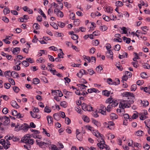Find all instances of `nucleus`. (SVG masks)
<instances>
[{"label":"nucleus","instance_id":"1","mask_svg":"<svg viewBox=\"0 0 150 150\" xmlns=\"http://www.w3.org/2000/svg\"><path fill=\"white\" fill-rule=\"evenodd\" d=\"M122 96L124 98L120 103V108L130 107V104L134 103L133 100L134 98V95L130 92H125L122 94Z\"/></svg>","mask_w":150,"mask_h":150},{"label":"nucleus","instance_id":"11","mask_svg":"<svg viewBox=\"0 0 150 150\" xmlns=\"http://www.w3.org/2000/svg\"><path fill=\"white\" fill-rule=\"evenodd\" d=\"M141 103L143 105V106L144 107H147L149 105V102L146 100H141Z\"/></svg>","mask_w":150,"mask_h":150},{"label":"nucleus","instance_id":"41","mask_svg":"<svg viewBox=\"0 0 150 150\" xmlns=\"http://www.w3.org/2000/svg\"><path fill=\"white\" fill-rule=\"evenodd\" d=\"M8 109L6 108H4L2 111V112L3 114H6L8 113Z\"/></svg>","mask_w":150,"mask_h":150},{"label":"nucleus","instance_id":"57","mask_svg":"<svg viewBox=\"0 0 150 150\" xmlns=\"http://www.w3.org/2000/svg\"><path fill=\"white\" fill-rule=\"evenodd\" d=\"M2 18V20L5 23H8L9 22V19L6 17H3Z\"/></svg>","mask_w":150,"mask_h":150},{"label":"nucleus","instance_id":"30","mask_svg":"<svg viewBox=\"0 0 150 150\" xmlns=\"http://www.w3.org/2000/svg\"><path fill=\"white\" fill-rule=\"evenodd\" d=\"M60 105L64 108H66L67 106L66 102L65 101H63L61 102L60 103Z\"/></svg>","mask_w":150,"mask_h":150},{"label":"nucleus","instance_id":"42","mask_svg":"<svg viewBox=\"0 0 150 150\" xmlns=\"http://www.w3.org/2000/svg\"><path fill=\"white\" fill-rule=\"evenodd\" d=\"M74 23L76 25L78 26L80 23V20L79 19L75 20Z\"/></svg>","mask_w":150,"mask_h":150},{"label":"nucleus","instance_id":"31","mask_svg":"<svg viewBox=\"0 0 150 150\" xmlns=\"http://www.w3.org/2000/svg\"><path fill=\"white\" fill-rule=\"evenodd\" d=\"M112 98H108L105 101V103H111L113 102Z\"/></svg>","mask_w":150,"mask_h":150},{"label":"nucleus","instance_id":"50","mask_svg":"<svg viewBox=\"0 0 150 150\" xmlns=\"http://www.w3.org/2000/svg\"><path fill=\"white\" fill-rule=\"evenodd\" d=\"M115 51H119L120 49V47L119 45L117 44L115 45Z\"/></svg>","mask_w":150,"mask_h":150},{"label":"nucleus","instance_id":"32","mask_svg":"<svg viewBox=\"0 0 150 150\" xmlns=\"http://www.w3.org/2000/svg\"><path fill=\"white\" fill-rule=\"evenodd\" d=\"M121 30L123 31L121 33L122 34L124 33L125 34H126L127 33V31L126 27H123L121 28Z\"/></svg>","mask_w":150,"mask_h":150},{"label":"nucleus","instance_id":"51","mask_svg":"<svg viewBox=\"0 0 150 150\" xmlns=\"http://www.w3.org/2000/svg\"><path fill=\"white\" fill-rule=\"evenodd\" d=\"M58 25L61 28H63L65 24L64 23L61 22H59L58 23Z\"/></svg>","mask_w":150,"mask_h":150},{"label":"nucleus","instance_id":"47","mask_svg":"<svg viewBox=\"0 0 150 150\" xmlns=\"http://www.w3.org/2000/svg\"><path fill=\"white\" fill-rule=\"evenodd\" d=\"M35 26V28L36 30L39 29L40 26L39 25L36 23H34L33 25V28H34V26Z\"/></svg>","mask_w":150,"mask_h":150},{"label":"nucleus","instance_id":"59","mask_svg":"<svg viewBox=\"0 0 150 150\" xmlns=\"http://www.w3.org/2000/svg\"><path fill=\"white\" fill-rule=\"evenodd\" d=\"M147 118V117L146 116H145L144 114H141V116L139 117L140 119L141 120H144Z\"/></svg>","mask_w":150,"mask_h":150},{"label":"nucleus","instance_id":"21","mask_svg":"<svg viewBox=\"0 0 150 150\" xmlns=\"http://www.w3.org/2000/svg\"><path fill=\"white\" fill-rule=\"evenodd\" d=\"M142 66L145 69H149L150 68V65L146 63L143 64Z\"/></svg>","mask_w":150,"mask_h":150},{"label":"nucleus","instance_id":"48","mask_svg":"<svg viewBox=\"0 0 150 150\" xmlns=\"http://www.w3.org/2000/svg\"><path fill=\"white\" fill-rule=\"evenodd\" d=\"M65 122L67 125H69L71 122V120L68 117L65 118Z\"/></svg>","mask_w":150,"mask_h":150},{"label":"nucleus","instance_id":"15","mask_svg":"<svg viewBox=\"0 0 150 150\" xmlns=\"http://www.w3.org/2000/svg\"><path fill=\"white\" fill-rule=\"evenodd\" d=\"M110 93V91H108L107 90H103L102 91L103 94L106 96L108 97L109 96Z\"/></svg>","mask_w":150,"mask_h":150},{"label":"nucleus","instance_id":"28","mask_svg":"<svg viewBox=\"0 0 150 150\" xmlns=\"http://www.w3.org/2000/svg\"><path fill=\"white\" fill-rule=\"evenodd\" d=\"M116 66L118 69L120 71H122L123 69L122 67V66H120V63L118 62L116 64Z\"/></svg>","mask_w":150,"mask_h":150},{"label":"nucleus","instance_id":"63","mask_svg":"<svg viewBox=\"0 0 150 150\" xmlns=\"http://www.w3.org/2000/svg\"><path fill=\"white\" fill-rule=\"evenodd\" d=\"M125 74L126 76H127L128 77L129 76L130 77L132 76V73L129 71H126L125 72Z\"/></svg>","mask_w":150,"mask_h":150},{"label":"nucleus","instance_id":"52","mask_svg":"<svg viewBox=\"0 0 150 150\" xmlns=\"http://www.w3.org/2000/svg\"><path fill=\"white\" fill-rule=\"evenodd\" d=\"M103 19L106 21H108L110 20L109 17L108 16L103 15Z\"/></svg>","mask_w":150,"mask_h":150},{"label":"nucleus","instance_id":"14","mask_svg":"<svg viewBox=\"0 0 150 150\" xmlns=\"http://www.w3.org/2000/svg\"><path fill=\"white\" fill-rule=\"evenodd\" d=\"M11 76L13 78L19 77L18 74L15 71H12L11 73Z\"/></svg>","mask_w":150,"mask_h":150},{"label":"nucleus","instance_id":"4","mask_svg":"<svg viewBox=\"0 0 150 150\" xmlns=\"http://www.w3.org/2000/svg\"><path fill=\"white\" fill-rule=\"evenodd\" d=\"M105 142L103 138H102L100 142L98 143L97 145L100 149H103L105 148Z\"/></svg>","mask_w":150,"mask_h":150},{"label":"nucleus","instance_id":"8","mask_svg":"<svg viewBox=\"0 0 150 150\" xmlns=\"http://www.w3.org/2000/svg\"><path fill=\"white\" fill-rule=\"evenodd\" d=\"M20 50V47H16V48H12L11 49V51L14 54H18V53L16 54V53L18 52H19Z\"/></svg>","mask_w":150,"mask_h":150},{"label":"nucleus","instance_id":"13","mask_svg":"<svg viewBox=\"0 0 150 150\" xmlns=\"http://www.w3.org/2000/svg\"><path fill=\"white\" fill-rule=\"evenodd\" d=\"M30 113L31 114V116L34 118H36L38 119H39L40 118V116L39 115H37L35 114L32 111H30Z\"/></svg>","mask_w":150,"mask_h":150},{"label":"nucleus","instance_id":"58","mask_svg":"<svg viewBox=\"0 0 150 150\" xmlns=\"http://www.w3.org/2000/svg\"><path fill=\"white\" fill-rule=\"evenodd\" d=\"M93 45L95 46L98 45L99 44L98 41L97 40H95L94 41L93 40Z\"/></svg>","mask_w":150,"mask_h":150},{"label":"nucleus","instance_id":"56","mask_svg":"<svg viewBox=\"0 0 150 150\" xmlns=\"http://www.w3.org/2000/svg\"><path fill=\"white\" fill-rule=\"evenodd\" d=\"M113 107L112 105H109L107 107L106 110L108 112H110V111L111 109Z\"/></svg>","mask_w":150,"mask_h":150},{"label":"nucleus","instance_id":"16","mask_svg":"<svg viewBox=\"0 0 150 150\" xmlns=\"http://www.w3.org/2000/svg\"><path fill=\"white\" fill-rule=\"evenodd\" d=\"M44 112L47 113H49L51 112V109L49 107L46 106L44 109Z\"/></svg>","mask_w":150,"mask_h":150},{"label":"nucleus","instance_id":"6","mask_svg":"<svg viewBox=\"0 0 150 150\" xmlns=\"http://www.w3.org/2000/svg\"><path fill=\"white\" fill-rule=\"evenodd\" d=\"M60 9L58 8H56L54 10V13L56 14L58 17L59 16L61 18L62 17L64 16L63 13L59 11Z\"/></svg>","mask_w":150,"mask_h":150},{"label":"nucleus","instance_id":"20","mask_svg":"<svg viewBox=\"0 0 150 150\" xmlns=\"http://www.w3.org/2000/svg\"><path fill=\"white\" fill-rule=\"evenodd\" d=\"M54 93H56L58 94L59 95V97H61L63 95L62 92L59 90H55L54 91Z\"/></svg>","mask_w":150,"mask_h":150},{"label":"nucleus","instance_id":"37","mask_svg":"<svg viewBox=\"0 0 150 150\" xmlns=\"http://www.w3.org/2000/svg\"><path fill=\"white\" fill-rule=\"evenodd\" d=\"M140 76L143 79L147 78V74L144 72H142L140 74Z\"/></svg>","mask_w":150,"mask_h":150},{"label":"nucleus","instance_id":"54","mask_svg":"<svg viewBox=\"0 0 150 150\" xmlns=\"http://www.w3.org/2000/svg\"><path fill=\"white\" fill-rule=\"evenodd\" d=\"M64 6L67 8H70L71 7L70 4H68L67 2H64Z\"/></svg>","mask_w":150,"mask_h":150},{"label":"nucleus","instance_id":"64","mask_svg":"<svg viewBox=\"0 0 150 150\" xmlns=\"http://www.w3.org/2000/svg\"><path fill=\"white\" fill-rule=\"evenodd\" d=\"M128 77L127 76H126V75H125V76H122V81H126L127 79H128Z\"/></svg>","mask_w":150,"mask_h":150},{"label":"nucleus","instance_id":"33","mask_svg":"<svg viewBox=\"0 0 150 150\" xmlns=\"http://www.w3.org/2000/svg\"><path fill=\"white\" fill-rule=\"evenodd\" d=\"M143 148L146 150H148L150 147V146L147 144H144L143 146Z\"/></svg>","mask_w":150,"mask_h":150},{"label":"nucleus","instance_id":"10","mask_svg":"<svg viewBox=\"0 0 150 150\" xmlns=\"http://www.w3.org/2000/svg\"><path fill=\"white\" fill-rule=\"evenodd\" d=\"M91 120L93 123L96 125L97 127H100L101 126V124L99 122L93 118H92Z\"/></svg>","mask_w":150,"mask_h":150},{"label":"nucleus","instance_id":"61","mask_svg":"<svg viewBox=\"0 0 150 150\" xmlns=\"http://www.w3.org/2000/svg\"><path fill=\"white\" fill-rule=\"evenodd\" d=\"M116 6L118 5L120 6H121L123 5V4L121 1H118L116 2Z\"/></svg>","mask_w":150,"mask_h":150},{"label":"nucleus","instance_id":"62","mask_svg":"<svg viewBox=\"0 0 150 150\" xmlns=\"http://www.w3.org/2000/svg\"><path fill=\"white\" fill-rule=\"evenodd\" d=\"M39 13L41 15H42V16L43 17L45 18H46V17L45 14L43 13L41 9H40L39 10Z\"/></svg>","mask_w":150,"mask_h":150},{"label":"nucleus","instance_id":"12","mask_svg":"<svg viewBox=\"0 0 150 150\" xmlns=\"http://www.w3.org/2000/svg\"><path fill=\"white\" fill-rule=\"evenodd\" d=\"M47 119L48 124H53V118L52 117L50 116H48L47 117Z\"/></svg>","mask_w":150,"mask_h":150},{"label":"nucleus","instance_id":"19","mask_svg":"<svg viewBox=\"0 0 150 150\" xmlns=\"http://www.w3.org/2000/svg\"><path fill=\"white\" fill-rule=\"evenodd\" d=\"M123 116L124 117V118L125 119V120H127V119H129V121H131L132 120V119L131 118L129 117V116L128 114H125Z\"/></svg>","mask_w":150,"mask_h":150},{"label":"nucleus","instance_id":"23","mask_svg":"<svg viewBox=\"0 0 150 150\" xmlns=\"http://www.w3.org/2000/svg\"><path fill=\"white\" fill-rule=\"evenodd\" d=\"M22 64L25 67H27L29 65V64L28 62L27 61H24L22 62Z\"/></svg>","mask_w":150,"mask_h":150},{"label":"nucleus","instance_id":"3","mask_svg":"<svg viewBox=\"0 0 150 150\" xmlns=\"http://www.w3.org/2000/svg\"><path fill=\"white\" fill-rule=\"evenodd\" d=\"M32 136L31 135L28 134L26 135H25L21 139V141L25 144L27 143L28 142L31 137Z\"/></svg>","mask_w":150,"mask_h":150},{"label":"nucleus","instance_id":"35","mask_svg":"<svg viewBox=\"0 0 150 150\" xmlns=\"http://www.w3.org/2000/svg\"><path fill=\"white\" fill-rule=\"evenodd\" d=\"M71 38L73 40H76L78 38V36L77 35L73 34L71 36Z\"/></svg>","mask_w":150,"mask_h":150},{"label":"nucleus","instance_id":"25","mask_svg":"<svg viewBox=\"0 0 150 150\" xmlns=\"http://www.w3.org/2000/svg\"><path fill=\"white\" fill-rule=\"evenodd\" d=\"M137 136H142V134H144L143 131L141 130H138L136 132Z\"/></svg>","mask_w":150,"mask_h":150},{"label":"nucleus","instance_id":"38","mask_svg":"<svg viewBox=\"0 0 150 150\" xmlns=\"http://www.w3.org/2000/svg\"><path fill=\"white\" fill-rule=\"evenodd\" d=\"M110 16L111 17L110 19L111 20H115V19L116 18V16H114L112 12L110 13Z\"/></svg>","mask_w":150,"mask_h":150},{"label":"nucleus","instance_id":"46","mask_svg":"<svg viewBox=\"0 0 150 150\" xmlns=\"http://www.w3.org/2000/svg\"><path fill=\"white\" fill-rule=\"evenodd\" d=\"M144 83V81L142 80H139L137 81V84L139 86L142 85Z\"/></svg>","mask_w":150,"mask_h":150},{"label":"nucleus","instance_id":"26","mask_svg":"<svg viewBox=\"0 0 150 150\" xmlns=\"http://www.w3.org/2000/svg\"><path fill=\"white\" fill-rule=\"evenodd\" d=\"M39 80L37 78H35L33 79V83L35 84H37L39 83Z\"/></svg>","mask_w":150,"mask_h":150},{"label":"nucleus","instance_id":"34","mask_svg":"<svg viewBox=\"0 0 150 150\" xmlns=\"http://www.w3.org/2000/svg\"><path fill=\"white\" fill-rule=\"evenodd\" d=\"M13 88L14 91L16 93H18L19 92L20 90L19 88L18 87L15 86H14L13 87Z\"/></svg>","mask_w":150,"mask_h":150},{"label":"nucleus","instance_id":"53","mask_svg":"<svg viewBox=\"0 0 150 150\" xmlns=\"http://www.w3.org/2000/svg\"><path fill=\"white\" fill-rule=\"evenodd\" d=\"M93 34L94 36H96L99 35L100 34V33L99 31L97 30L93 32Z\"/></svg>","mask_w":150,"mask_h":150},{"label":"nucleus","instance_id":"44","mask_svg":"<svg viewBox=\"0 0 150 150\" xmlns=\"http://www.w3.org/2000/svg\"><path fill=\"white\" fill-rule=\"evenodd\" d=\"M131 64L133 65L134 67H135L136 68H137L138 67L137 65V64H138V62L137 61H136V62H131Z\"/></svg>","mask_w":150,"mask_h":150},{"label":"nucleus","instance_id":"40","mask_svg":"<svg viewBox=\"0 0 150 150\" xmlns=\"http://www.w3.org/2000/svg\"><path fill=\"white\" fill-rule=\"evenodd\" d=\"M13 68L14 70L17 71H19L20 70L21 67L19 66L16 65V66H13Z\"/></svg>","mask_w":150,"mask_h":150},{"label":"nucleus","instance_id":"9","mask_svg":"<svg viewBox=\"0 0 150 150\" xmlns=\"http://www.w3.org/2000/svg\"><path fill=\"white\" fill-rule=\"evenodd\" d=\"M11 104L13 107L16 108H18L20 107V106L18 105L17 103L15 101H12L11 103Z\"/></svg>","mask_w":150,"mask_h":150},{"label":"nucleus","instance_id":"2","mask_svg":"<svg viewBox=\"0 0 150 150\" xmlns=\"http://www.w3.org/2000/svg\"><path fill=\"white\" fill-rule=\"evenodd\" d=\"M82 110L84 111H90L92 108V107L90 105H88L84 103H82L81 105Z\"/></svg>","mask_w":150,"mask_h":150},{"label":"nucleus","instance_id":"24","mask_svg":"<svg viewBox=\"0 0 150 150\" xmlns=\"http://www.w3.org/2000/svg\"><path fill=\"white\" fill-rule=\"evenodd\" d=\"M100 28L101 30L104 31L107 30V27L105 25L101 26L100 27Z\"/></svg>","mask_w":150,"mask_h":150},{"label":"nucleus","instance_id":"45","mask_svg":"<svg viewBox=\"0 0 150 150\" xmlns=\"http://www.w3.org/2000/svg\"><path fill=\"white\" fill-rule=\"evenodd\" d=\"M28 142L27 144H30V145H33L34 143V141L33 139H30Z\"/></svg>","mask_w":150,"mask_h":150},{"label":"nucleus","instance_id":"36","mask_svg":"<svg viewBox=\"0 0 150 150\" xmlns=\"http://www.w3.org/2000/svg\"><path fill=\"white\" fill-rule=\"evenodd\" d=\"M83 117V119L84 121L87 122H89V119L88 117L86 116H84Z\"/></svg>","mask_w":150,"mask_h":150},{"label":"nucleus","instance_id":"17","mask_svg":"<svg viewBox=\"0 0 150 150\" xmlns=\"http://www.w3.org/2000/svg\"><path fill=\"white\" fill-rule=\"evenodd\" d=\"M4 119L5 120L4 122L6 124L8 123L10 121V119L8 117H6V116H4Z\"/></svg>","mask_w":150,"mask_h":150},{"label":"nucleus","instance_id":"5","mask_svg":"<svg viewBox=\"0 0 150 150\" xmlns=\"http://www.w3.org/2000/svg\"><path fill=\"white\" fill-rule=\"evenodd\" d=\"M20 130H23V131H27L28 130L29 128H30V127L27 124L24 123L20 127Z\"/></svg>","mask_w":150,"mask_h":150},{"label":"nucleus","instance_id":"43","mask_svg":"<svg viewBox=\"0 0 150 150\" xmlns=\"http://www.w3.org/2000/svg\"><path fill=\"white\" fill-rule=\"evenodd\" d=\"M9 82L12 85H15V82L13 79L11 78H10L8 79Z\"/></svg>","mask_w":150,"mask_h":150},{"label":"nucleus","instance_id":"27","mask_svg":"<svg viewBox=\"0 0 150 150\" xmlns=\"http://www.w3.org/2000/svg\"><path fill=\"white\" fill-rule=\"evenodd\" d=\"M3 12L5 15L8 13L10 12L9 8H5Z\"/></svg>","mask_w":150,"mask_h":150},{"label":"nucleus","instance_id":"18","mask_svg":"<svg viewBox=\"0 0 150 150\" xmlns=\"http://www.w3.org/2000/svg\"><path fill=\"white\" fill-rule=\"evenodd\" d=\"M110 117L111 119L112 120H115L117 118V116L115 113H112L110 114Z\"/></svg>","mask_w":150,"mask_h":150},{"label":"nucleus","instance_id":"49","mask_svg":"<svg viewBox=\"0 0 150 150\" xmlns=\"http://www.w3.org/2000/svg\"><path fill=\"white\" fill-rule=\"evenodd\" d=\"M37 61L39 62L40 63L45 62V60L42 57H40L38 59Z\"/></svg>","mask_w":150,"mask_h":150},{"label":"nucleus","instance_id":"55","mask_svg":"<svg viewBox=\"0 0 150 150\" xmlns=\"http://www.w3.org/2000/svg\"><path fill=\"white\" fill-rule=\"evenodd\" d=\"M134 146L138 148H139V147H142L141 144L137 143L135 142L134 143Z\"/></svg>","mask_w":150,"mask_h":150},{"label":"nucleus","instance_id":"29","mask_svg":"<svg viewBox=\"0 0 150 150\" xmlns=\"http://www.w3.org/2000/svg\"><path fill=\"white\" fill-rule=\"evenodd\" d=\"M137 88V86L136 84L132 85L131 87V90L132 91H134Z\"/></svg>","mask_w":150,"mask_h":150},{"label":"nucleus","instance_id":"60","mask_svg":"<svg viewBox=\"0 0 150 150\" xmlns=\"http://www.w3.org/2000/svg\"><path fill=\"white\" fill-rule=\"evenodd\" d=\"M4 86L6 89H8L10 88L11 85L8 83H5L4 84Z\"/></svg>","mask_w":150,"mask_h":150},{"label":"nucleus","instance_id":"7","mask_svg":"<svg viewBox=\"0 0 150 150\" xmlns=\"http://www.w3.org/2000/svg\"><path fill=\"white\" fill-rule=\"evenodd\" d=\"M106 56L112 59H113V52L111 50H108L106 53Z\"/></svg>","mask_w":150,"mask_h":150},{"label":"nucleus","instance_id":"22","mask_svg":"<svg viewBox=\"0 0 150 150\" xmlns=\"http://www.w3.org/2000/svg\"><path fill=\"white\" fill-rule=\"evenodd\" d=\"M122 38L124 41L126 40V43L127 44H129L130 43L131 39L130 38H127L125 37H123Z\"/></svg>","mask_w":150,"mask_h":150},{"label":"nucleus","instance_id":"39","mask_svg":"<svg viewBox=\"0 0 150 150\" xmlns=\"http://www.w3.org/2000/svg\"><path fill=\"white\" fill-rule=\"evenodd\" d=\"M54 118L56 120H58L59 119V116L57 113H55L53 115Z\"/></svg>","mask_w":150,"mask_h":150}]
</instances>
